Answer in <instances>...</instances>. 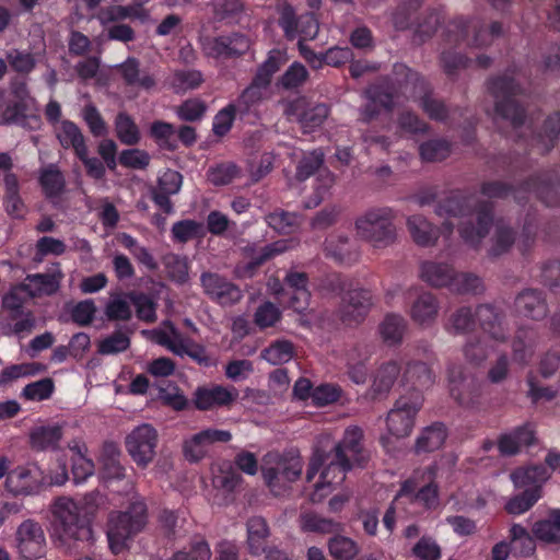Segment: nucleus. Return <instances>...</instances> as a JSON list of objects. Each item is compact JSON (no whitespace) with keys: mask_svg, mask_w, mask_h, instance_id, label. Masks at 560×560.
Segmentation results:
<instances>
[{"mask_svg":"<svg viewBox=\"0 0 560 560\" xmlns=\"http://www.w3.org/2000/svg\"><path fill=\"white\" fill-rule=\"evenodd\" d=\"M104 498L98 491L86 493L80 503L59 498L54 505V532L71 552L89 550L95 541L92 522Z\"/></svg>","mask_w":560,"mask_h":560,"instance_id":"1","label":"nucleus"},{"mask_svg":"<svg viewBox=\"0 0 560 560\" xmlns=\"http://www.w3.org/2000/svg\"><path fill=\"white\" fill-rule=\"evenodd\" d=\"M439 215L462 218L458 233L469 246L477 248L489 234L494 220V205L489 200H479L472 207L470 198L460 190H452L435 208Z\"/></svg>","mask_w":560,"mask_h":560,"instance_id":"2","label":"nucleus"},{"mask_svg":"<svg viewBox=\"0 0 560 560\" xmlns=\"http://www.w3.org/2000/svg\"><path fill=\"white\" fill-rule=\"evenodd\" d=\"M480 192L488 198L497 199H504L513 195L518 203H523L526 200V197L521 196L522 194L533 192L547 207H559L560 178L552 171L530 175L518 186L501 180H489L481 184Z\"/></svg>","mask_w":560,"mask_h":560,"instance_id":"3","label":"nucleus"},{"mask_svg":"<svg viewBox=\"0 0 560 560\" xmlns=\"http://www.w3.org/2000/svg\"><path fill=\"white\" fill-rule=\"evenodd\" d=\"M287 62V55L280 49H271L267 59L257 68L248 86L237 96L231 105L238 113L241 120L253 116L257 118L258 107L265 100L275 73Z\"/></svg>","mask_w":560,"mask_h":560,"instance_id":"4","label":"nucleus"},{"mask_svg":"<svg viewBox=\"0 0 560 560\" xmlns=\"http://www.w3.org/2000/svg\"><path fill=\"white\" fill-rule=\"evenodd\" d=\"M393 74L405 98L418 102L431 120L440 122L447 120L450 115L447 105L433 96V90L423 75L402 62H396L393 66Z\"/></svg>","mask_w":560,"mask_h":560,"instance_id":"5","label":"nucleus"},{"mask_svg":"<svg viewBox=\"0 0 560 560\" xmlns=\"http://www.w3.org/2000/svg\"><path fill=\"white\" fill-rule=\"evenodd\" d=\"M514 70L508 69L503 74L487 80V89L494 97L495 115L511 122L514 129L522 127L526 119V108L518 101L525 95L524 86L512 75Z\"/></svg>","mask_w":560,"mask_h":560,"instance_id":"6","label":"nucleus"},{"mask_svg":"<svg viewBox=\"0 0 560 560\" xmlns=\"http://www.w3.org/2000/svg\"><path fill=\"white\" fill-rule=\"evenodd\" d=\"M147 512V504L138 500L131 502L125 511L109 514L107 539L114 555L128 549V542L144 528L148 520Z\"/></svg>","mask_w":560,"mask_h":560,"instance_id":"7","label":"nucleus"},{"mask_svg":"<svg viewBox=\"0 0 560 560\" xmlns=\"http://www.w3.org/2000/svg\"><path fill=\"white\" fill-rule=\"evenodd\" d=\"M438 467L430 465L415 470L400 483L394 503L416 504L422 511H431L440 504V491L436 482Z\"/></svg>","mask_w":560,"mask_h":560,"instance_id":"8","label":"nucleus"},{"mask_svg":"<svg viewBox=\"0 0 560 560\" xmlns=\"http://www.w3.org/2000/svg\"><path fill=\"white\" fill-rule=\"evenodd\" d=\"M502 24L492 22L489 30L483 21L477 18L465 19L463 16L452 20L444 32L446 44L481 48L491 44L492 39L502 35Z\"/></svg>","mask_w":560,"mask_h":560,"instance_id":"9","label":"nucleus"},{"mask_svg":"<svg viewBox=\"0 0 560 560\" xmlns=\"http://www.w3.org/2000/svg\"><path fill=\"white\" fill-rule=\"evenodd\" d=\"M394 220L392 208H371L355 220L357 234L374 247H386L396 238Z\"/></svg>","mask_w":560,"mask_h":560,"instance_id":"10","label":"nucleus"},{"mask_svg":"<svg viewBox=\"0 0 560 560\" xmlns=\"http://www.w3.org/2000/svg\"><path fill=\"white\" fill-rule=\"evenodd\" d=\"M549 478L547 468L542 465L521 467L512 471L511 479L516 488L525 490L510 499L505 510L510 514L520 515L528 511L540 498V483Z\"/></svg>","mask_w":560,"mask_h":560,"instance_id":"11","label":"nucleus"},{"mask_svg":"<svg viewBox=\"0 0 560 560\" xmlns=\"http://www.w3.org/2000/svg\"><path fill=\"white\" fill-rule=\"evenodd\" d=\"M423 401V394L418 389L400 395L386 417L388 432L396 438L408 436L415 427L416 417Z\"/></svg>","mask_w":560,"mask_h":560,"instance_id":"12","label":"nucleus"},{"mask_svg":"<svg viewBox=\"0 0 560 560\" xmlns=\"http://www.w3.org/2000/svg\"><path fill=\"white\" fill-rule=\"evenodd\" d=\"M201 51L205 57L218 61L237 59L245 55L250 46L247 35L230 32L220 35H207L200 38Z\"/></svg>","mask_w":560,"mask_h":560,"instance_id":"13","label":"nucleus"},{"mask_svg":"<svg viewBox=\"0 0 560 560\" xmlns=\"http://www.w3.org/2000/svg\"><path fill=\"white\" fill-rule=\"evenodd\" d=\"M158 432L151 424L135 428L125 440L128 454L139 467H147L155 456Z\"/></svg>","mask_w":560,"mask_h":560,"instance_id":"14","label":"nucleus"},{"mask_svg":"<svg viewBox=\"0 0 560 560\" xmlns=\"http://www.w3.org/2000/svg\"><path fill=\"white\" fill-rule=\"evenodd\" d=\"M45 474L37 464L28 463L11 470L5 480V487L13 495H35L45 486Z\"/></svg>","mask_w":560,"mask_h":560,"instance_id":"15","label":"nucleus"},{"mask_svg":"<svg viewBox=\"0 0 560 560\" xmlns=\"http://www.w3.org/2000/svg\"><path fill=\"white\" fill-rule=\"evenodd\" d=\"M302 469L303 464L299 456H281L275 466L262 468V477L270 491L280 495L291 482L300 478Z\"/></svg>","mask_w":560,"mask_h":560,"instance_id":"16","label":"nucleus"},{"mask_svg":"<svg viewBox=\"0 0 560 560\" xmlns=\"http://www.w3.org/2000/svg\"><path fill=\"white\" fill-rule=\"evenodd\" d=\"M16 548L25 560L40 559L46 552V539L39 523L26 520L20 524L15 533Z\"/></svg>","mask_w":560,"mask_h":560,"instance_id":"17","label":"nucleus"},{"mask_svg":"<svg viewBox=\"0 0 560 560\" xmlns=\"http://www.w3.org/2000/svg\"><path fill=\"white\" fill-rule=\"evenodd\" d=\"M450 393L455 401L469 409H478L481 404L482 386L474 376L465 375L462 370H450Z\"/></svg>","mask_w":560,"mask_h":560,"instance_id":"18","label":"nucleus"},{"mask_svg":"<svg viewBox=\"0 0 560 560\" xmlns=\"http://www.w3.org/2000/svg\"><path fill=\"white\" fill-rule=\"evenodd\" d=\"M363 430L358 425L348 427L341 440L334 447L336 458L348 459L354 468H363L370 455L363 445Z\"/></svg>","mask_w":560,"mask_h":560,"instance_id":"19","label":"nucleus"},{"mask_svg":"<svg viewBox=\"0 0 560 560\" xmlns=\"http://www.w3.org/2000/svg\"><path fill=\"white\" fill-rule=\"evenodd\" d=\"M200 282L205 293L222 306L233 305L243 298V292L238 285L217 272H202Z\"/></svg>","mask_w":560,"mask_h":560,"instance_id":"20","label":"nucleus"},{"mask_svg":"<svg viewBox=\"0 0 560 560\" xmlns=\"http://www.w3.org/2000/svg\"><path fill=\"white\" fill-rule=\"evenodd\" d=\"M372 305V295L369 290H348L340 305V319L347 326L358 325L364 320Z\"/></svg>","mask_w":560,"mask_h":560,"instance_id":"21","label":"nucleus"},{"mask_svg":"<svg viewBox=\"0 0 560 560\" xmlns=\"http://www.w3.org/2000/svg\"><path fill=\"white\" fill-rule=\"evenodd\" d=\"M354 467L348 459L336 458L334 454L331 460L323 468L318 481L315 483V490L312 493V501H320L328 493L341 485L346 479V474Z\"/></svg>","mask_w":560,"mask_h":560,"instance_id":"22","label":"nucleus"},{"mask_svg":"<svg viewBox=\"0 0 560 560\" xmlns=\"http://www.w3.org/2000/svg\"><path fill=\"white\" fill-rule=\"evenodd\" d=\"M237 397L235 388L229 389L222 385L199 386L194 393L192 402L196 409L206 411L229 407Z\"/></svg>","mask_w":560,"mask_h":560,"instance_id":"23","label":"nucleus"},{"mask_svg":"<svg viewBox=\"0 0 560 560\" xmlns=\"http://www.w3.org/2000/svg\"><path fill=\"white\" fill-rule=\"evenodd\" d=\"M232 440V434L228 430L209 428L194 434L184 443V454L189 462L202 459L207 453V447L213 443H228Z\"/></svg>","mask_w":560,"mask_h":560,"instance_id":"24","label":"nucleus"},{"mask_svg":"<svg viewBox=\"0 0 560 560\" xmlns=\"http://www.w3.org/2000/svg\"><path fill=\"white\" fill-rule=\"evenodd\" d=\"M536 442V431L530 422L523 423L499 435L497 441L498 451L502 456H514L523 447L534 445Z\"/></svg>","mask_w":560,"mask_h":560,"instance_id":"25","label":"nucleus"},{"mask_svg":"<svg viewBox=\"0 0 560 560\" xmlns=\"http://www.w3.org/2000/svg\"><path fill=\"white\" fill-rule=\"evenodd\" d=\"M515 308L520 315L533 320L544 319L549 312L544 292L537 289H526L518 293Z\"/></svg>","mask_w":560,"mask_h":560,"instance_id":"26","label":"nucleus"},{"mask_svg":"<svg viewBox=\"0 0 560 560\" xmlns=\"http://www.w3.org/2000/svg\"><path fill=\"white\" fill-rule=\"evenodd\" d=\"M121 452L117 443L104 442L98 456L100 474L105 480H121L126 476V468L120 462Z\"/></svg>","mask_w":560,"mask_h":560,"instance_id":"27","label":"nucleus"},{"mask_svg":"<svg viewBox=\"0 0 560 560\" xmlns=\"http://www.w3.org/2000/svg\"><path fill=\"white\" fill-rule=\"evenodd\" d=\"M125 85L139 88L145 91L155 86V79L145 70L140 69V61L136 57H128L116 67Z\"/></svg>","mask_w":560,"mask_h":560,"instance_id":"28","label":"nucleus"},{"mask_svg":"<svg viewBox=\"0 0 560 560\" xmlns=\"http://www.w3.org/2000/svg\"><path fill=\"white\" fill-rule=\"evenodd\" d=\"M475 318L479 323L482 331L488 334L493 340H506L508 332L502 326L503 315L493 305H478L475 311Z\"/></svg>","mask_w":560,"mask_h":560,"instance_id":"29","label":"nucleus"},{"mask_svg":"<svg viewBox=\"0 0 560 560\" xmlns=\"http://www.w3.org/2000/svg\"><path fill=\"white\" fill-rule=\"evenodd\" d=\"M440 303L430 292L420 293L410 305L411 319L421 326H430L438 317Z\"/></svg>","mask_w":560,"mask_h":560,"instance_id":"30","label":"nucleus"},{"mask_svg":"<svg viewBox=\"0 0 560 560\" xmlns=\"http://www.w3.org/2000/svg\"><path fill=\"white\" fill-rule=\"evenodd\" d=\"M308 277L305 272L290 271L284 278V285L290 290V306L296 311H304L310 303L311 293L307 289Z\"/></svg>","mask_w":560,"mask_h":560,"instance_id":"31","label":"nucleus"},{"mask_svg":"<svg viewBox=\"0 0 560 560\" xmlns=\"http://www.w3.org/2000/svg\"><path fill=\"white\" fill-rule=\"evenodd\" d=\"M56 266L57 269L52 272L31 273L25 277L24 282L31 284V296L52 295L59 290L63 273L58 262Z\"/></svg>","mask_w":560,"mask_h":560,"instance_id":"32","label":"nucleus"},{"mask_svg":"<svg viewBox=\"0 0 560 560\" xmlns=\"http://www.w3.org/2000/svg\"><path fill=\"white\" fill-rule=\"evenodd\" d=\"M560 135V113L549 115L541 129L532 138V147H536L541 154L550 152L556 145Z\"/></svg>","mask_w":560,"mask_h":560,"instance_id":"33","label":"nucleus"},{"mask_svg":"<svg viewBox=\"0 0 560 560\" xmlns=\"http://www.w3.org/2000/svg\"><path fill=\"white\" fill-rule=\"evenodd\" d=\"M448 435L447 428L443 422H433L421 430L415 444L417 454L431 453L443 446Z\"/></svg>","mask_w":560,"mask_h":560,"instance_id":"34","label":"nucleus"},{"mask_svg":"<svg viewBox=\"0 0 560 560\" xmlns=\"http://www.w3.org/2000/svg\"><path fill=\"white\" fill-rule=\"evenodd\" d=\"M392 75L394 74L392 73ZM365 94L368 100L375 102L386 112H389L394 108L395 97L398 94L402 95L400 86L395 77H393V82H389V80L386 79L370 85L366 89Z\"/></svg>","mask_w":560,"mask_h":560,"instance_id":"35","label":"nucleus"},{"mask_svg":"<svg viewBox=\"0 0 560 560\" xmlns=\"http://www.w3.org/2000/svg\"><path fill=\"white\" fill-rule=\"evenodd\" d=\"M407 228L409 233L419 246L434 245L439 238L440 231L431 224L423 215L413 214L407 219Z\"/></svg>","mask_w":560,"mask_h":560,"instance_id":"36","label":"nucleus"},{"mask_svg":"<svg viewBox=\"0 0 560 560\" xmlns=\"http://www.w3.org/2000/svg\"><path fill=\"white\" fill-rule=\"evenodd\" d=\"M31 294V284L23 281L12 285L3 295L2 307L9 311L11 320L19 319L24 314L23 306L30 299H33Z\"/></svg>","mask_w":560,"mask_h":560,"instance_id":"37","label":"nucleus"},{"mask_svg":"<svg viewBox=\"0 0 560 560\" xmlns=\"http://www.w3.org/2000/svg\"><path fill=\"white\" fill-rule=\"evenodd\" d=\"M400 365L396 361L383 363L377 369L371 387L373 399H378L389 393L400 374Z\"/></svg>","mask_w":560,"mask_h":560,"instance_id":"38","label":"nucleus"},{"mask_svg":"<svg viewBox=\"0 0 560 560\" xmlns=\"http://www.w3.org/2000/svg\"><path fill=\"white\" fill-rule=\"evenodd\" d=\"M324 250L327 257L339 264L351 265L358 259V253L350 249L349 237L342 234H331L324 243Z\"/></svg>","mask_w":560,"mask_h":560,"instance_id":"39","label":"nucleus"},{"mask_svg":"<svg viewBox=\"0 0 560 560\" xmlns=\"http://www.w3.org/2000/svg\"><path fill=\"white\" fill-rule=\"evenodd\" d=\"M56 137L63 149H73L75 155L84 154V150L88 148L81 129L69 119L60 121V126L56 130Z\"/></svg>","mask_w":560,"mask_h":560,"instance_id":"40","label":"nucleus"},{"mask_svg":"<svg viewBox=\"0 0 560 560\" xmlns=\"http://www.w3.org/2000/svg\"><path fill=\"white\" fill-rule=\"evenodd\" d=\"M33 103L13 100L4 104L1 109V118L4 124L26 125L27 121L40 122L38 115L32 113Z\"/></svg>","mask_w":560,"mask_h":560,"instance_id":"41","label":"nucleus"},{"mask_svg":"<svg viewBox=\"0 0 560 560\" xmlns=\"http://www.w3.org/2000/svg\"><path fill=\"white\" fill-rule=\"evenodd\" d=\"M454 268L445 262L424 261L421 264L420 278L435 288H448Z\"/></svg>","mask_w":560,"mask_h":560,"instance_id":"42","label":"nucleus"},{"mask_svg":"<svg viewBox=\"0 0 560 560\" xmlns=\"http://www.w3.org/2000/svg\"><path fill=\"white\" fill-rule=\"evenodd\" d=\"M402 383L411 385L409 390L418 389L422 393L423 388H428L434 383V374L424 362H409L402 373Z\"/></svg>","mask_w":560,"mask_h":560,"instance_id":"43","label":"nucleus"},{"mask_svg":"<svg viewBox=\"0 0 560 560\" xmlns=\"http://www.w3.org/2000/svg\"><path fill=\"white\" fill-rule=\"evenodd\" d=\"M46 199L60 198L66 190V179L61 171L54 164L43 168L38 178Z\"/></svg>","mask_w":560,"mask_h":560,"instance_id":"44","label":"nucleus"},{"mask_svg":"<svg viewBox=\"0 0 560 560\" xmlns=\"http://www.w3.org/2000/svg\"><path fill=\"white\" fill-rule=\"evenodd\" d=\"M63 435L60 425H40L32 430L30 442L33 450H57Z\"/></svg>","mask_w":560,"mask_h":560,"instance_id":"45","label":"nucleus"},{"mask_svg":"<svg viewBox=\"0 0 560 560\" xmlns=\"http://www.w3.org/2000/svg\"><path fill=\"white\" fill-rule=\"evenodd\" d=\"M536 331L532 327H521L513 339V358L521 364H527L533 357Z\"/></svg>","mask_w":560,"mask_h":560,"instance_id":"46","label":"nucleus"},{"mask_svg":"<svg viewBox=\"0 0 560 560\" xmlns=\"http://www.w3.org/2000/svg\"><path fill=\"white\" fill-rule=\"evenodd\" d=\"M304 54V58L310 61L314 67H322L323 65L331 67H340L351 60L353 54L349 47L335 46L327 49L325 52H315L308 50Z\"/></svg>","mask_w":560,"mask_h":560,"instance_id":"47","label":"nucleus"},{"mask_svg":"<svg viewBox=\"0 0 560 560\" xmlns=\"http://www.w3.org/2000/svg\"><path fill=\"white\" fill-rule=\"evenodd\" d=\"M269 528L265 518L253 516L247 521V545L249 552L258 556L266 551Z\"/></svg>","mask_w":560,"mask_h":560,"instance_id":"48","label":"nucleus"},{"mask_svg":"<svg viewBox=\"0 0 560 560\" xmlns=\"http://www.w3.org/2000/svg\"><path fill=\"white\" fill-rule=\"evenodd\" d=\"M453 151V143L445 138H433L419 145V156L422 162L435 163L446 160Z\"/></svg>","mask_w":560,"mask_h":560,"instance_id":"49","label":"nucleus"},{"mask_svg":"<svg viewBox=\"0 0 560 560\" xmlns=\"http://www.w3.org/2000/svg\"><path fill=\"white\" fill-rule=\"evenodd\" d=\"M115 132L118 140L128 147L137 145L141 133L135 119L126 112H119L115 117Z\"/></svg>","mask_w":560,"mask_h":560,"instance_id":"50","label":"nucleus"},{"mask_svg":"<svg viewBox=\"0 0 560 560\" xmlns=\"http://www.w3.org/2000/svg\"><path fill=\"white\" fill-rule=\"evenodd\" d=\"M407 328L406 319L398 314H387L380 325V334L385 343L397 346L401 343Z\"/></svg>","mask_w":560,"mask_h":560,"instance_id":"51","label":"nucleus"},{"mask_svg":"<svg viewBox=\"0 0 560 560\" xmlns=\"http://www.w3.org/2000/svg\"><path fill=\"white\" fill-rule=\"evenodd\" d=\"M149 12L141 3H133L129 5H112L102 13V22H118L126 19L147 21Z\"/></svg>","mask_w":560,"mask_h":560,"instance_id":"52","label":"nucleus"},{"mask_svg":"<svg viewBox=\"0 0 560 560\" xmlns=\"http://www.w3.org/2000/svg\"><path fill=\"white\" fill-rule=\"evenodd\" d=\"M535 537L548 544H560V510H552L548 517L533 526Z\"/></svg>","mask_w":560,"mask_h":560,"instance_id":"53","label":"nucleus"},{"mask_svg":"<svg viewBox=\"0 0 560 560\" xmlns=\"http://www.w3.org/2000/svg\"><path fill=\"white\" fill-rule=\"evenodd\" d=\"M294 345L287 339H279L265 348L260 358L272 365H281L289 362L294 357Z\"/></svg>","mask_w":560,"mask_h":560,"instance_id":"54","label":"nucleus"},{"mask_svg":"<svg viewBox=\"0 0 560 560\" xmlns=\"http://www.w3.org/2000/svg\"><path fill=\"white\" fill-rule=\"evenodd\" d=\"M266 223L279 234H291L300 223V217L294 212L277 210L266 215Z\"/></svg>","mask_w":560,"mask_h":560,"instance_id":"55","label":"nucleus"},{"mask_svg":"<svg viewBox=\"0 0 560 560\" xmlns=\"http://www.w3.org/2000/svg\"><path fill=\"white\" fill-rule=\"evenodd\" d=\"M45 370V365L39 362H30L21 364H12L4 368L0 373V386L26 376H34Z\"/></svg>","mask_w":560,"mask_h":560,"instance_id":"56","label":"nucleus"},{"mask_svg":"<svg viewBox=\"0 0 560 560\" xmlns=\"http://www.w3.org/2000/svg\"><path fill=\"white\" fill-rule=\"evenodd\" d=\"M301 528L307 533L330 534L338 532L340 524L315 513H304L301 515Z\"/></svg>","mask_w":560,"mask_h":560,"instance_id":"57","label":"nucleus"},{"mask_svg":"<svg viewBox=\"0 0 560 560\" xmlns=\"http://www.w3.org/2000/svg\"><path fill=\"white\" fill-rule=\"evenodd\" d=\"M211 550L208 541L201 536H195L188 549L178 550L173 553L171 560H210Z\"/></svg>","mask_w":560,"mask_h":560,"instance_id":"58","label":"nucleus"},{"mask_svg":"<svg viewBox=\"0 0 560 560\" xmlns=\"http://www.w3.org/2000/svg\"><path fill=\"white\" fill-rule=\"evenodd\" d=\"M328 549L335 560H353L359 552L357 542L341 535H336L329 539Z\"/></svg>","mask_w":560,"mask_h":560,"instance_id":"59","label":"nucleus"},{"mask_svg":"<svg viewBox=\"0 0 560 560\" xmlns=\"http://www.w3.org/2000/svg\"><path fill=\"white\" fill-rule=\"evenodd\" d=\"M163 265L173 281L183 284L188 280L189 264L185 256L174 253L166 254L163 257Z\"/></svg>","mask_w":560,"mask_h":560,"instance_id":"60","label":"nucleus"},{"mask_svg":"<svg viewBox=\"0 0 560 560\" xmlns=\"http://www.w3.org/2000/svg\"><path fill=\"white\" fill-rule=\"evenodd\" d=\"M203 82V74L196 69H182L173 73L171 84L177 92L198 89Z\"/></svg>","mask_w":560,"mask_h":560,"instance_id":"61","label":"nucleus"},{"mask_svg":"<svg viewBox=\"0 0 560 560\" xmlns=\"http://www.w3.org/2000/svg\"><path fill=\"white\" fill-rule=\"evenodd\" d=\"M129 299L136 307L138 319L149 324L156 320V303L150 295L143 292L130 293Z\"/></svg>","mask_w":560,"mask_h":560,"instance_id":"62","label":"nucleus"},{"mask_svg":"<svg viewBox=\"0 0 560 560\" xmlns=\"http://www.w3.org/2000/svg\"><path fill=\"white\" fill-rule=\"evenodd\" d=\"M308 79V71L305 66L294 61L279 78L278 85L287 91L295 90L302 86Z\"/></svg>","mask_w":560,"mask_h":560,"instance_id":"63","label":"nucleus"},{"mask_svg":"<svg viewBox=\"0 0 560 560\" xmlns=\"http://www.w3.org/2000/svg\"><path fill=\"white\" fill-rule=\"evenodd\" d=\"M5 60L13 71L27 75L36 67L35 56L25 50L11 49L5 54Z\"/></svg>","mask_w":560,"mask_h":560,"instance_id":"64","label":"nucleus"}]
</instances>
